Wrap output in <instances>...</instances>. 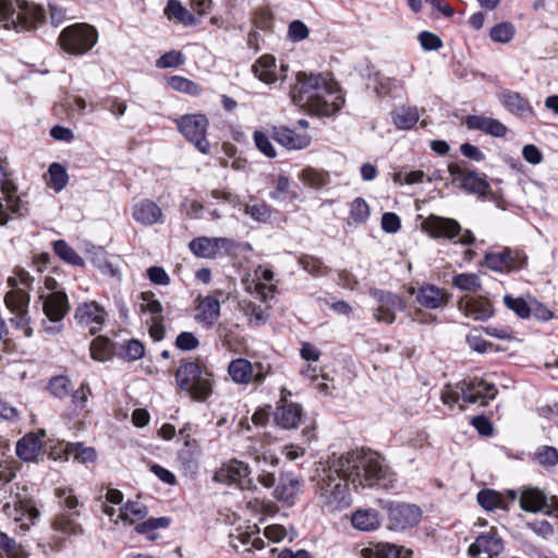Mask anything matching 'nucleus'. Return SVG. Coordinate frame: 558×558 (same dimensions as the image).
<instances>
[{"mask_svg": "<svg viewBox=\"0 0 558 558\" xmlns=\"http://www.w3.org/2000/svg\"><path fill=\"white\" fill-rule=\"evenodd\" d=\"M274 140L289 150H300L311 145L312 138L306 132H296L287 126H274Z\"/></svg>", "mask_w": 558, "mask_h": 558, "instance_id": "b1692460", "label": "nucleus"}, {"mask_svg": "<svg viewBox=\"0 0 558 558\" xmlns=\"http://www.w3.org/2000/svg\"><path fill=\"white\" fill-rule=\"evenodd\" d=\"M198 445L194 439H185L184 447L178 453V461L187 472H195L198 466Z\"/></svg>", "mask_w": 558, "mask_h": 558, "instance_id": "e433bc0d", "label": "nucleus"}, {"mask_svg": "<svg viewBox=\"0 0 558 558\" xmlns=\"http://www.w3.org/2000/svg\"><path fill=\"white\" fill-rule=\"evenodd\" d=\"M90 355L96 361H107L111 356V343L108 339L98 337L90 343Z\"/></svg>", "mask_w": 558, "mask_h": 558, "instance_id": "3c124183", "label": "nucleus"}, {"mask_svg": "<svg viewBox=\"0 0 558 558\" xmlns=\"http://www.w3.org/2000/svg\"><path fill=\"white\" fill-rule=\"evenodd\" d=\"M392 120L397 129L411 130L420 120L416 107H400L392 112Z\"/></svg>", "mask_w": 558, "mask_h": 558, "instance_id": "ea45409f", "label": "nucleus"}, {"mask_svg": "<svg viewBox=\"0 0 558 558\" xmlns=\"http://www.w3.org/2000/svg\"><path fill=\"white\" fill-rule=\"evenodd\" d=\"M250 468L246 463L239 460H230L222 464L214 475L215 481L223 484L235 485L242 490L256 488L250 477Z\"/></svg>", "mask_w": 558, "mask_h": 558, "instance_id": "2eb2a0df", "label": "nucleus"}, {"mask_svg": "<svg viewBox=\"0 0 558 558\" xmlns=\"http://www.w3.org/2000/svg\"><path fill=\"white\" fill-rule=\"evenodd\" d=\"M45 10L23 0H0V23L7 29L32 31L45 21Z\"/></svg>", "mask_w": 558, "mask_h": 558, "instance_id": "7ed1b4c3", "label": "nucleus"}, {"mask_svg": "<svg viewBox=\"0 0 558 558\" xmlns=\"http://www.w3.org/2000/svg\"><path fill=\"white\" fill-rule=\"evenodd\" d=\"M70 457L81 463L94 462L97 458L96 451L92 447H84L80 442L71 444Z\"/></svg>", "mask_w": 558, "mask_h": 558, "instance_id": "603ef678", "label": "nucleus"}, {"mask_svg": "<svg viewBox=\"0 0 558 558\" xmlns=\"http://www.w3.org/2000/svg\"><path fill=\"white\" fill-rule=\"evenodd\" d=\"M352 525L360 531H374L381 524V517L375 509H359L351 518Z\"/></svg>", "mask_w": 558, "mask_h": 558, "instance_id": "f704fd0d", "label": "nucleus"}, {"mask_svg": "<svg viewBox=\"0 0 558 558\" xmlns=\"http://www.w3.org/2000/svg\"><path fill=\"white\" fill-rule=\"evenodd\" d=\"M254 143L257 149L263 153L265 156L269 158L276 157V149L274 145L271 144L269 137L267 134H265L262 131H255L254 135Z\"/></svg>", "mask_w": 558, "mask_h": 558, "instance_id": "e2e57ef3", "label": "nucleus"}, {"mask_svg": "<svg viewBox=\"0 0 558 558\" xmlns=\"http://www.w3.org/2000/svg\"><path fill=\"white\" fill-rule=\"evenodd\" d=\"M70 442L57 441L47 447V452L50 459L54 461H68L70 458Z\"/></svg>", "mask_w": 558, "mask_h": 558, "instance_id": "680f3d73", "label": "nucleus"}, {"mask_svg": "<svg viewBox=\"0 0 558 558\" xmlns=\"http://www.w3.org/2000/svg\"><path fill=\"white\" fill-rule=\"evenodd\" d=\"M133 219L144 226L162 222L161 208L150 199H142L132 208Z\"/></svg>", "mask_w": 558, "mask_h": 558, "instance_id": "bb28decb", "label": "nucleus"}, {"mask_svg": "<svg viewBox=\"0 0 558 558\" xmlns=\"http://www.w3.org/2000/svg\"><path fill=\"white\" fill-rule=\"evenodd\" d=\"M168 84L172 89L190 96H198L202 93V88L198 84L180 75L170 76Z\"/></svg>", "mask_w": 558, "mask_h": 558, "instance_id": "a18cd8bd", "label": "nucleus"}, {"mask_svg": "<svg viewBox=\"0 0 558 558\" xmlns=\"http://www.w3.org/2000/svg\"><path fill=\"white\" fill-rule=\"evenodd\" d=\"M416 301L426 308L437 310L447 305L448 294L437 286L424 284L416 293Z\"/></svg>", "mask_w": 558, "mask_h": 558, "instance_id": "c85d7f7f", "label": "nucleus"}, {"mask_svg": "<svg viewBox=\"0 0 558 558\" xmlns=\"http://www.w3.org/2000/svg\"><path fill=\"white\" fill-rule=\"evenodd\" d=\"M147 515V507L140 501H128L119 509L118 519L134 523Z\"/></svg>", "mask_w": 558, "mask_h": 558, "instance_id": "79ce46f5", "label": "nucleus"}, {"mask_svg": "<svg viewBox=\"0 0 558 558\" xmlns=\"http://www.w3.org/2000/svg\"><path fill=\"white\" fill-rule=\"evenodd\" d=\"M303 410L300 404L289 402L281 397L274 412V421L277 426L283 429L296 428L302 420Z\"/></svg>", "mask_w": 558, "mask_h": 558, "instance_id": "4be33fe9", "label": "nucleus"}, {"mask_svg": "<svg viewBox=\"0 0 558 558\" xmlns=\"http://www.w3.org/2000/svg\"><path fill=\"white\" fill-rule=\"evenodd\" d=\"M500 102L512 114L526 117L533 113L529 100L517 92L506 90L500 95Z\"/></svg>", "mask_w": 558, "mask_h": 558, "instance_id": "2f4dec72", "label": "nucleus"}, {"mask_svg": "<svg viewBox=\"0 0 558 558\" xmlns=\"http://www.w3.org/2000/svg\"><path fill=\"white\" fill-rule=\"evenodd\" d=\"M142 299V310L145 312H149L151 314V319L162 318V305L161 303L155 299V294L153 292H143L141 294Z\"/></svg>", "mask_w": 558, "mask_h": 558, "instance_id": "6e6d98bb", "label": "nucleus"}, {"mask_svg": "<svg viewBox=\"0 0 558 558\" xmlns=\"http://www.w3.org/2000/svg\"><path fill=\"white\" fill-rule=\"evenodd\" d=\"M185 62V58L182 52L171 50L162 54L157 61L156 65L160 69L178 68Z\"/></svg>", "mask_w": 558, "mask_h": 558, "instance_id": "bf43d9fd", "label": "nucleus"}, {"mask_svg": "<svg viewBox=\"0 0 558 558\" xmlns=\"http://www.w3.org/2000/svg\"><path fill=\"white\" fill-rule=\"evenodd\" d=\"M465 125L470 130L481 131L494 137H505L508 133V128L497 119L472 114L465 118Z\"/></svg>", "mask_w": 558, "mask_h": 558, "instance_id": "a878e982", "label": "nucleus"}, {"mask_svg": "<svg viewBox=\"0 0 558 558\" xmlns=\"http://www.w3.org/2000/svg\"><path fill=\"white\" fill-rule=\"evenodd\" d=\"M274 271L266 266H258L253 274L254 290L263 301L271 299L276 292V286L271 283Z\"/></svg>", "mask_w": 558, "mask_h": 558, "instance_id": "7c9ffc66", "label": "nucleus"}, {"mask_svg": "<svg viewBox=\"0 0 558 558\" xmlns=\"http://www.w3.org/2000/svg\"><path fill=\"white\" fill-rule=\"evenodd\" d=\"M34 277L23 268H15L8 278L10 291L5 294L4 302L8 308H17L24 311L28 307L31 298L29 291L33 289Z\"/></svg>", "mask_w": 558, "mask_h": 558, "instance_id": "1a4fd4ad", "label": "nucleus"}, {"mask_svg": "<svg viewBox=\"0 0 558 558\" xmlns=\"http://www.w3.org/2000/svg\"><path fill=\"white\" fill-rule=\"evenodd\" d=\"M527 264V256L520 248L505 247L485 255V265L498 272H511L523 269Z\"/></svg>", "mask_w": 558, "mask_h": 558, "instance_id": "4468645a", "label": "nucleus"}, {"mask_svg": "<svg viewBox=\"0 0 558 558\" xmlns=\"http://www.w3.org/2000/svg\"><path fill=\"white\" fill-rule=\"evenodd\" d=\"M98 41V32L87 23H74L63 28L58 43L63 51L73 56H83Z\"/></svg>", "mask_w": 558, "mask_h": 558, "instance_id": "0eeeda50", "label": "nucleus"}, {"mask_svg": "<svg viewBox=\"0 0 558 558\" xmlns=\"http://www.w3.org/2000/svg\"><path fill=\"white\" fill-rule=\"evenodd\" d=\"M0 549L3 550L9 558H28V553L24 547L9 536H7V541L2 543Z\"/></svg>", "mask_w": 558, "mask_h": 558, "instance_id": "338daca9", "label": "nucleus"}, {"mask_svg": "<svg viewBox=\"0 0 558 558\" xmlns=\"http://www.w3.org/2000/svg\"><path fill=\"white\" fill-rule=\"evenodd\" d=\"M80 517L78 511L73 512H62L58 514L53 522L52 527L65 535L69 536H77L83 534V527L77 522V518Z\"/></svg>", "mask_w": 558, "mask_h": 558, "instance_id": "72a5a7b5", "label": "nucleus"}, {"mask_svg": "<svg viewBox=\"0 0 558 558\" xmlns=\"http://www.w3.org/2000/svg\"><path fill=\"white\" fill-rule=\"evenodd\" d=\"M230 544L234 549L240 550L243 548L245 551L264 547V542L259 537V529L256 524L246 525L245 529L238 527L230 534Z\"/></svg>", "mask_w": 558, "mask_h": 558, "instance_id": "393cba45", "label": "nucleus"}, {"mask_svg": "<svg viewBox=\"0 0 558 558\" xmlns=\"http://www.w3.org/2000/svg\"><path fill=\"white\" fill-rule=\"evenodd\" d=\"M203 210L204 206L198 201L185 198L181 203V211L190 219H199Z\"/></svg>", "mask_w": 558, "mask_h": 558, "instance_id": "774afa93", "label": "nucleus"}, {"mask_svg": "<svg viewBox=\"0 0 558 558\" xmlns=\"http://www.w3.org/2000/svg\"><path fill=\"white\" fill-rule=\"evenodd\" d=\"M535 460L544 466H554L558 463V450L551 446H543L535 452Z\"/></svg>", "mask_w": 558, "mask_h": 558, "instance_id": "4d7b16f0", "label": "nucleus"}, {"mask_svg": "<svg viewBox=\"0 0 558 558\" xmlns=\"http://www.w3.org/2000/svg\"><path fill=\"white\" fill-rule=\"evenodd\" d=\"M54 253L65 263L73 266H83L84 259L71 247L64 240H58L53 243Z\"/></svg>", "mask_w": 558, "mask_h": 558, "instance_id": "c03bdc74", "label": "nucleus"}, {"mask_svg": "<svg viewBox=\"0 0 558 558\" xmlns=\"http://www.w3.org/2000/svg\"><path fill=\"white\" fill-rule=\"evenodd\" d=\"M27 308L24 311H20L17 308H9L15 316L11 318V323L17 328L21 329L25 337H31L33 335V329L29 327V318L27 316Z\"/></svg>", "mask_w": 558, "mask_h": 558, "instance_id": "0e129e2a", "label": "nucleus"}, {"mask_svg": "<svg viewBox=\"0 0 558 558\" xmlns=\"http://www.w3.org/2000/svg\"><path fill=\"white\" fill-rule=\"evenodd\" d=\"M371 215L369 206L362 197H356L350 205V218L354 223H365Z\"/></svg>", "mask_w": 558, "mask_h": 558, "instance_id": "09e8293b", "label": "nucleus"}, {"mask_svg": "<svg viewBox=\"0 0 558 558\" xmlns=\"http://www.w3.org/2000/svg\"><path fill=\"white\" fill-rule=\"evenodd\" d=\"M520 506L525 511L537 512L547 506V498L542 490L527 488L521 493Z\"/></svg>", "mask_w": 558, "mask_h": 558, "instance_id": "4c0bfd02", "label": "nucleus"}, {"mask_svg": "<svg viewBox=\"0 0 558 558\" xmlns=\"http://www.w3.org/2000/svg\"><path fill=\"white\" fill-rule=\"evenodd\" d=\"M515 35V27L510 22H501L490 28V39L499 44L510 43Z\"/></svg>", "mask_w": 558, "mask_h": 558, "instance_id": "49530a36", "label": "nucleus"}, {"mask_svg": "<svg viewBox=\"0 0 558 558\" xmlns=\"http://www.w3.org/2000/svg\"><path fill=\"white\" fill-rule=\"evenodd\" d=\"M210 372L195 362H184L175 373L179 387L194 400L204 401L211 393Z\"/></svg>", "mask_w": 558, "mask_h": 558, "instance_id": "423d86ee", "label": "nucleus"}, {"mask_svg": "<svg viewBox=\"0 0 558 558\" xmlns=\"http://www.w3.org/2000/svg\"><path fill=\"white\" fill-rule=\"evenodd\" d=\"M452 284L462 291L477 292L482 284L480 277L475 274H459L453 276Z\"/></svg>", "mask_w": 558, "mask_h": 558, "instance_id": "de8ad7c7", "label": "nucleus"}, {"mask_svg": "<svg viewBox=\"0 0 558 558\" xmlns=\"http://www.w3.org/2000/svg\"><path fill=\"white\" fill-rule=\"evenodd\" d=\"M505 545L496 527L480 534L469 546L468 554L472 558H496L504 551Z\"/></svg>", "mask_w": 558, "mask_h": 558, "instance_id": "6ab92c4d", "label": "nucleus"}, {"mask_svg": "<svg viewBox=\"0 0 558 558\" xmlns=\"http://www.w3.org/2000/svg\"><path fill=\"white\" fill-rule=\"evenodd\" d=\"M170 520L166 517L161 518H150L140 524L136 525L135 530L140 534H148L155 530L167 527L169 525Z\"/></svg>", "mask_w": 558, "mask_h": 558, "instance_id": "69168bd1", "label": "nucleus"}, {"mask_svg": "<svg viewBox=\"0 0 558 558\" xmlns=\"http://www.w3.org/2000/svg\"><path fill=\"white\" fill-rule=\"evenodd\" d=\"M291 97L295 105L319 117L335 114L344 104L338 83L329 75L320 73L299 72L296 82L291 88Z\"/></svg>", "mask_w": 558, "mask_h": 558, "instance_id": "f03ea898", "label": "nucleus"}, {"mask_svg": "<svg viewBox=\"0 0 558 558\" xmlns=\"http://www.w3.org/2000/svg\"><path fill=\"white\" fill-rule=\"evenodd\" d=\"M48 175L49 179L47 181V184L56 192L62 191L69 181V175L66 172V169L58 163L53 162L49 166L48 169Z\"/></svg>", "mask_w": 558, "mask_h": 558, "instance_id": "37998d69", "label": "nucleus"}, {"mask_svg": "<svg viewBox=\"0 0 558 558\" xmlns=\"http://www.w3.org/2000/svg\"><path fill=\"white\" fill-rule=\"evenodd\" d=\"M236 247L235 241L229 238L198 236L189 243V248L196 257L207 259L230 255Z\"/></svg>", "mask_w": 558, "mask_h": 558, "instance_id": "ddd939ff", "label": "nucleus"}, {"mask_svg": "<svg viewBox=\"0 0 558 558\" xmlns=\"http://www.w3.org/2000/svg\"><path fill=\"white\" fill-rule=\"evenodd\" d=\"M270 372V365L264 363H251L248 360L239 357L229 363L228 374L235 384L248 385L251 383L262 384Z\"/></svg>", "mask_w": 558, "mask_h": 558, "instance_id": "f8f14e48", "label": "nucleus"}, {"mask_svg": "<svg viewBox=\"0 0 558 558\" xmlns=\"http://www.w3.org/2000/svg\"><path fill=\"white\" fill-rule=\"evenodd\" d=\"M299 264L302 266L304 270L314 276H322L326 272L327 269V267L319 258L311 255L301 256L299 258Z\"/></svg>", "mask_w": 558, "mask_h": 558, "instance_id": "13d9d810", "label": "nucleus"}, {"mask_svg": "<svg viewBox=\"0 0 558 558\" xmlns=\"http://www.w3.org/2000/svg\"><path fill=\"white\" fill-rule=\"evenodd\" d=\"M255 76L265 84H272L278 80L276 59L271 54H264L252 65Z\"/></svg>", "mask_w": 558, "mask_h": 558, "instance_id": "473e14b6", "label": "nucleus"}, {"mask_svg": "<svg viewBox=\"0 0 558 558\" xmlns=\"http://www.w3.org/2000/svg\"><path fill=\"white\" fill-rule=\"evenodd\" d=\"M448 171L452 177V183L468 193L485 195L489 191V184L475 171L459 163L449 165Z\"/></svg>", "mask_w": 558, "mask_h": 558, "instance_id": "a211bd4d", "label": "nucleus"}, {"mask_svg": "<svg viewBox=\"0 0 558 558\" xmlns=\"http://www.w3.org/2000/svg\"><path fill=\"white\" fill-rule=\"evenodd\" d=\"M56 496L59 499L60 506L68 510V512L77 511L76 508L80 506V502L72 488L60 487L56 490Z\"/></svg>", "mask_w": 558, "mask_h": 558, "instance_id": "5fc2aeb1", "label": "nucleus"}, {"mask_svg": "<svg viewBox=\"0 0 558 558\" xmlns=\"http://www.w3.org/2000/svg\"><path fill=\"white\" fill-rule=\"evenodd\" d=\"M517 499L514 490H508L507 496L494 489L485 488L478 492L477 501L486 510L508 509V502Z\"/></svg>", "mask_w": 558, "mask_h": 558, "instance_id": "c756f323", "label": "nucleus"}, {"mask_svg": "<svg viewBox=\"0 0 558 558\" xmlns=\"http://www.w3.org/2000/svg\"><path fill=\"white\" fill-rule=\"evenodd\" d=\"M388 469L380 456L372 451L352 450L333 457L318 470L317 492L324 506L330 510L350 505L348 483L359 486H386Z\"/></svg>", "mask_w": 558, "mask_h": 558, "instance_id": "f257e3e1", "label": "nucleus"}, {"mask_svg": "<svg viewBox=\"0 0 558 558\" xmlns=\"http://www.w3.org/2000/svg\"><path fill=\"white\" fill-rule=\"evenodd\" d=\"M10 499L16 512L15 522L22 532L29 530L31 525L39 517V511L28 496L27 487L19 483L10 487Z\"/></svg>", "mask_w": 558, "mask_h": 558, "instance_id": "9d476101", "label": "nucleus"}, {"mask_svg": "<svg viewBox=\"0 0 558 558\" xmlns=\"http://www.w3.org/2000/svg\"><path fill=\"white\" fill-rule=\"evenodd\" d=\"M300 181L312 189H322L330 181L329 173L323 169L306 167L299 173Z\"/></svg>", "mask_w": 558, "mask_h": 558, "instance_id": "a19ab883", "label": "nucleus"}, {"mask_svg": "<svg viewBox=\"0 0 558 558\" xmlns=\"http://www.w3.org/2000/svg\"><path fill=\"white\" fill-rule=\"evenodd\" d=\"M369 294L378 304L374 311V318L378 323L392 324L396 320V312L405 308L403 299L392 292L371 289Z\"/></svg>", "mask_w": 558, "mask_h": 558, "instance_id": "f3484780", "label": "nucleus"}, {"mask_svg": "<svg viewBox=\"0 0 558 558\" xmlns=\"http://www.w3.org/2000/svg\"><path fill=\"white\" fill-rule=\"evenodd\" d=\"M457 305L465 317L473 320L485 322L494 315L493 303L483 295L465 294L458 300Z\"/></svg>", "mask_w": 558, "mask_h": 558, "instance_id": "aec40b11", "label": "nucleus"}, {"mask_svg": "<svg viewBox=\"0 0 558 558\" xmlns=\"http://www.w3.org/2000/svg\"><path fill=\"white\" fill-rule=\"evenodd\" d=\"M39 300L43 303V312L49 323H44V331L48 335L59 333L62 329V319L70 310V303L66 293H52L46 295L44 291H38Z\"/></svg>", "mask_w": 558, "mask_h": 558, "instance_id": "6e6552de", "label": "nucleus"}, {"mask_svg": "<svg viewBox=\"0 0 558 558\" xmlns=\"http://www.w3.org/2000/svg\"><path fill=\"white\" fill-rule=\"evenodd\" d=\"M105 308L95 301L84 302L75 308L74 317L76 322L88 327L90 333H96L106 318Z\"/></svg>", "mask_w": 558, "mask_h": 558, "instance_id": "412c9836", "label": "nucleus"}, {"mask_svg": "<svg viewBox=\"0 0 558 558\" xmlns=\"http://www.w3.org/2000/svg\"><path fill=\"white\" fill-rule=\"evenodd\" d=\"M402 86L403 84L401 81L386 76H378L375 92L380 97L396 96Z\"/></svg>", "mask_w": 558, "mask_h": 558, "instance_id": "8fccbe9b", "label": "nucleus"}, {"mask_svg": "<svg viewBox=\"0 0 558 558\" xmlns=\"http://www.w3.org/2000/svg\"><path fill=\"white\" fill-rule=\"evenodd\" d=\"M388 527L393 531H404L417 525L422 519V510L416 505L390 502L386 506Z\"/></svg>", "mask_w": 558, "mask_h": 558, "instance_id": "dca6fc26", "label": "nucleus"}, {"mask_svg": "<svg viewBox=\"0 0 558 558\" xmlns=\"http://www.w3.org/2000/svg\"><path fill=\"white\" fill-rule=\"evenodd\" d=\"M300 492V481L298 477L288 474L280 478L278 486L274 490V496L279 501L287 504H294V500Z\"/></svg>", "mask_w": 558, "mask_h": 558, "instance_id": "c9c22d12", "label": "nucleus"}, {"mask_svg": "<svg viewBox=\"0 0 558 558\" xmlns=\"http://www.w3.org/2000/svg\"><path fill=\"white\" fill-rule=\"evenodd\" d=\"M45 430L24 435L15 446L16 456L24 462H36L43 451Z\"/></svg>", "mask_w": 558, "mask_h": 558, "instance_id": "5701e85b", "label": "nucleus"}, {"mask_svg": "<svg viewBox=\"0 0 558 558\" xmlns=\"http://www.w3.org/2000/svg\"><path fill=\"white\" fill-rule=\"evenodd\" d=\"M505 305L513 311L520 318H527L532 313V306L522 298H512L505 295Z\"/></svg>", "mask_w": 558, "mask_h": 558, "instance_id": "864d4df0", "label": "nucleus"}, {"mask_svg": "<svg viewBox=\"0 0 558 558\" xmlns=\"http://www.w3.org/2000/svg\"><path fill=\"white\" fill-rule=\"evenodd\" d=\"M165 15L169 20H175L184 26H192L197 23L195 16L179 0L168 1L165 8Z\"/></svg>", "mask_w": 558, "mask_h": 558, "instance_id": "58836bf2", "label": "nucleus"}, {"mask_svg": "<svg viewBox=\"0 0 558 558\" xmlns=\"http://www.w3.org/2000/svg\"><path fill=\"white\" fill-rule=\"evenodd\" d=\"M244 211L256 221H266L270 217L269 207L264 202L246 204Z\"/></svg>", "mask_w": 558, "mask_h": 558, "instance_id": "052dcab7", "label": "nucleus"}, {"mask_svg": "<svg viewBox=\"0 0 558 558\" xmlns=\"http://www.w3.org/2000/svg\"><path fill=\"white\" fill-rule=\"evenodd\" d=\"M497 395L495 385L489 384L483 379H464L459 383L456 389L447 385L441 391V401L453 407L460 399L466 403H480L486 405L489 400H493Z\"/></svg>", "mask_w": 558, "mask_h": 558, "instance_id": "20e7f679", "label": "nucleus"}, {"mask_svg": "<svg viewBox=\"0 0 558 558\" xmlns=\"http://www.w3.org/2000/svg\"><path fill=\"white\" fill-rule=\"evenodd\" d=\"M180 133L203 154L209 153L208 120L204 114H185L175 120Z\"/></svg>", "mask_w": 558, "mask_h": 558, "instance_id": "9b49d317", "label": "nucleus"}, {"mask_svg": "<svg viewBox=\"0 0 558 558\" xmlns=\"http://www.w3.org/2000/svg\"><path fill=\"white\" fill-rule=\"evenodd\" d=\"M195 319L209 328L215 325L220 316V302L213 295L199 299L195 308Z\"/></svg>", "mask_w": 558, "mask_h": 558, "instance_id": "cd10ccee", "label": "nucleus"}, {"mask_svg": "<svg viewBox=\"0 0 558 558\" xmlns=\"http://www.w3.org/2000/svg\"><path fill=\"white\" fill-rule=\"evenodd\" d=\"M422 229L435 240H446L462 246H470L475 242L471 230L463 229L458 220L449 217L432 214L423 220Z\"/></svg>", "mask_w": 558, "mask_h": 558, "instance_id": "39448f33", "label": "nucleus"}]
</instances>
